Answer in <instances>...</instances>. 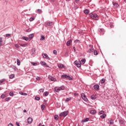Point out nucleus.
<instances>
[{"label": "nucleus", "instance_id": "nucleus-42", "mask_svg": "<svg viewBox=\"0 0 126 126\" xmlns=\"http://www.w3.org/2000/svg\"><path fill=\"white\" fill-rule=\"evenodd\" d=\"M35 20V17H31L29 19L30 21H33V20Z\"/></svg>", "mask_w": 126, "mask_h": 126}, {"label": "nucleus", "instance_id": "nucleus-9", "mask_svg": "<svg viewBox=\"0 0 126 126\" xmlns=\"http://www.w3.org/2000/svg\"><path fill=\"white\" fill-rule=\"evenodd\" d=\"M28 124H32V122H33V119L31 117H29L27 120Z\"/></svg>", "mask_w": 126, "mask_h": 126}, {"label": "nucleus", "instance_id": "nucleus-15", "mask_svg": "<svg viewBox=\"0 0 126 126\" xmlns=\"http://www.w3.org/2000/svg\"><path fill=\"white\" fill-rule=\"evenodd\" d=\"M96 113V110H92L90 111V113L91 114V115H95Z\"/></svg>", "mask_w": 126, "mask_h": 126}, {"label": "nucleus", "instance_id": "nucleus-16", "mask_svg": "<svg viewBox=\"0 0 126 126\" xmlns=\"http://www.w3.org/2000/svg\"><path fill=\"white\" fill-rule=\"evenodd\" d=\"M89 121V118H86L81 121V123H86Z\"/></svg>", "mask_w": 126, "mask_h": 126}, {"label": "nucleus", "instance_id": "nucleus-64", "mask_svg": "<svg viewBox=\"0 0 126 126\" xmlns=\"http://www.w3.org/2000/svg\"><path fill=\"white\" fill-rule=\"evenodd\" d=\"M78 95V94L77 93H74V96H77Z\"/></svg>", "mask_w": 126, "mask_h": 126}, {"label": "nucleus", "instance_id": "nucleus-12", "mask_svg": "<svg viewBox=\"0 0 126 126\" xmlns=\"http://www.w3.org/2000/svg\"><path fill=\"white\" fill-rule=\"evenodd\" d=\"M93 52H94V48H93V46H92V47L90 49H89L87 52L89 53V54H91L93 53Z\"/></svg>", "mask_w": 126, "mask_h": 126}, {"label": "nucleus", "instance_id": "nucleus-36", "mask_svg": "<svg viewBox=\"0 0 126 126\" xmlns=\"http://www.w3.org/2000/svg\"><path fill=\"white\" fill-rule=\"evenodd\" d=\"M22 39L23 40H25V41H28V40H29V38L26 36H23Z\"/></svg>", "mask_w": 126, "mask_h": 126}, {"label": "nucleus", "instance_id": "nucleus-22", "mask_svg": "<svg viewBox=\"0 0 126 126\" xmlns=\"http://www.w3.org/2000/svg\"><path fill=\"white\" fill-rule=\"evenodd\" d=\"M84 12L85 14H89V10L88 9H86L84 10Z\"/></svg>", "mask_w": 126, "mask_h": 126}, {"label": "nucleus", "instance_id": "nucleus-11", "mask_svg": "<svg viewBox=\"0 0 126 126\" xmlns=\"http://www.w3.org/2000/svg\"><path fill=\"white\" fill-rule=\"evenodd\" d=\"M48 78L51 80V81H57V79L54 78L53 76H49Z\"/></svg>", "mask_w": 126, "mask_h": 126}, {"label": "nucleus", "instance_id": "nucleus-56", "mask_svg": "<svg viewBox=\"0 0 126 126\" xmlns=\"http://www.w3.org/2000/svg\"><path fill=\"white\" fill-rule=\"evenodd\" d=\"M36 79V80H41V78L40 77H37Z\"/></svg>", "mask_w": 126, "mask_h": 126}, {"label": "nucleus", "instance_id": "nucleus-37", "mask_svg": "<svg viewBox=\"0 0 126 126\" xmlns=\"http://www.w3.org/2000/svg\"><path fill=\"white\" fill-rule=\"evenodd\" d=\"M54 119L56 120V121H58V120H59V115H55L54 116Z\"/></svg>", "mask_w": 126, "mask_h": 126}, {"label": "nucleus", "instance_id": "nucleus-18", "mask_svg": "<svg viewBox=\"0 0 126 126\" xmlns=\"http://www.w3.org/2000/svg\"><path fill=\"white\" fill-rule=\"evenodd\" d=\"M54 91H55V92H60V88L58 87H55Z\"/></svg>", "mask_w": 126, "mask_h": 126}, {"label": "nucleus", "instance_id": "nucleus-29", "mask_svg": "<svg viewBox=\"0 0 126 126\" xmlns=\"http://www.w3.org/2000/svg\"><path fill=\"white\" fill-rule=\"evenodd\" d=\"M71 99V97H68L66 98V99L65 100V102L67 103V102H69V101H70V99Z\"/></svg>", "mask_w": 126, "mask_h": 126}, {"label": "nucleus", "instance_id": "nucleus-3", "mask_svg": "<svg viewBox=\"0 0 126 126\" xmlns=\"http://www.w3.org/2000/svg\"><path fill=\"white\" fill-rule=\"evenodd\" d=\"M81 97L85 101V102H88V98L86 97L85 94L84 93H82L81 94Z\"/></svg>", "mask_w": 126, "mask_h": 126}, {"label": "nucleus", "instance_id": "nucleus-49", "mask_svg": "<svg viewBox=\"0 0 126 126\" xmlns=\"http://www.w3.org/2000/svg\"><path fill=\"white\" fill-rule=\"evenodd\" d=\"M99 114H100V115H103V114H104V111L101 110V111H99Z\"/></svg>", "mask_w": 126, "mask_h": 126}, {"label": "nucleus", "instance_id": "nucleus-52", "mask_svg": "<svg viewBox=\"0 0 126 126\" xmlns=\"http://www.w3.org/2000/svg\"><path fill=\"white\" fill-rule=\"evenodd\" d=\"M37 12H38V13H42V10H41V9H37Z\"/></svg>", "mask_w": 126, "mask_h": 126}, {"label": "nucleus", "instance_id": "nucleus-20", "mask_svg": "<svg viewBox=\"0 0 126 126\" xmlns=\"http://www.w3.org/2000/svg\"><path fill=\"white\" fill-rule=\"evenodd\" d=\"M60 91H61L62 90H64V86L63 85L61 87H59Z\"/></svg>", "mask_w": 126, "mask_h": 126}, {"label": "nucleus", "instance_id": "nucleus-55", "mask_svg": "<svg viewBox=\"0 0 126 126\" xmlns=\"http://www.w3.org/2000/svg\"><path fill=\"white\" fill-rule=\"evenodd\" d=\"M44 89H40V90H39V92H44Z\"/></svg>", "mask_w": 126, "mask_h": 126}, {"label": "nucleus", "instance_id": "nucleus-32", "mask_svg": "<svg viewBox=\"0 0 126 126\" xmlns=\"http://www.w3.org/2000/svg\"><path fill=\"white\" fill-rule=\"evenodd\" d=\"M49 93L48 92H45L44 93H43V95L44 96H45V97H47V96H48L49 95Z\"/></svg>", "mask_w": 126, "mask_h": 126}, {"label": "nucleus", "instance_id": "nucleus-38", "mask_svg": "<svg viewBox=\"0 0 126 126\" xmlns=\"http://www.w3.org/2000/svg\"><path fill=\"white\" fill-rule=\"evenodd\" d=\"M20 63H21L20 60H19V59H17V65H20Z\"/></svg>", "mask_w": 126, "mask_h": 126}, {"label": "nucleus", "instance_id": "nucleus-27", "mask_svg": "<svg viewBox=\"0 0 126 126\" xmlns=\"http://www.w3.org/2000/svg\"><path fill=\"white\" fill-rule=\"evenodd\" d=\"M91 98L92 100H95V99H96V96H95L94 94H93L91 96Z\"/></svg>", "mask_w": 126, "mask_h": 126}, {"label": "nucleus", "instance_id": "nucleus-48", "mask_svg": "<svg viewBox=\"0 0 126 126\" xmlns=\"http://www.w3.org/2000/svg\"><path fill=\"white\" fill-rule=\"evenodd\" d=\"M21 47H26L27 46V44H20Z\"/></svg>", "mask_w": 126, "mask_h": 126}, {"label": "nucleus", "instance_id": "nucleus-54", "mask_svg": "<svg viewBox=\"0 0 126 126\" xmlns=\"http://www.w3.org/2000/svg\"><path fill=\"white\" fill-rule=\"evenodd\" d=\"M32 65H34V66L37 65V63L32 62Z\"/></svg>", "mask_w": 126, "mask_h": 126}, {"label": "nucleus", "instance_id": "nucleus-5", "mask_svg": "<svg viewBox=\"0 0 126 126\" xmlns=\"http://www.w3.org/2000/svg\"><path fill=\"white\" fill-rule=\"evenodd\" d=\"M74 63L77 67H80L81 66V62L80 61H75Z\"/></svg>", "mask_w": 126, "mask_h": 126}, {"label": "nucleus", "instance_id": "nucleus-24", "mask_svg": "<svg viewBox=\"0 0 126 126\" xmlns=\"http://www.w3.org/2000/svg\"><path fill=\"white\" fill-rule=\"evenodd\" d=\"M19 94L23 95V96H27V93H23L22 92H20Z\"/></svg>", "mask_w": 126, "mask_h": 126}, {"label": "nucleus", "instance_id": "nucleus-25", "mask_svg": "<svg viewBox=\"0 0 126 126\" xmlns=\"http://www.w3.org/2000/svg\"><path fill=\"white\" fill-rule=\"evenodd\" d=\"M106 117H107V115H106V114H103L100 116L101 119H105Z\"/></svg>", "mask_w": 126, "mask_h": 126}, {"label": "nucleus", "instance_id": "nucleus-59", "mask_svg": "<svg viewBox=\"0 0 126 126\" xmlns=\"http://www.w3.org/2000/svg\"><path fill=\"white\" fill-rule=\"evenodd\" d=\"M6 37H10V34L9 33L6 34Z\"/></svg>", "mask_w": 126, "mask_h": 126}, {"label": "nucleus", "instance_id": "nucleus-44", "mask_svg": "<svg viewBox=\"0 0 126 126\" xmlns=\"http://www.w3.org/2000/svg\"><path fill=\"white\" fill-rule=\"evenodd\" d=\"M5 97H6L5 94H3L1 95V98L2 99H4V98H5Z\"/></svg>", "mask_w": 126, "mask_h": 126}, {"label": "nucleus", "instance_id": "nucleus-17", "mask_svg": "<svg viewBox=\"0 0 126 126\" xmlns=\"http://www.w3.org/2000/svg\"><path fill=\"white\" fill-rule=\"evenodd\" d=\"M58 66L59 68H63V67H64V65L60 63L58 65Z\"/></svg>", "mask_w": 126, "mask_h": 126}, {"label": "nucleus", "instance_id": "nucleus-19", "mask_svg": "<svg viewBox=\"0 0 126 126\" xmlns=\"http://www.w3.org/2000/svg\"><path fill=\"white\" fill-rule=\"evenodd\" d=\"M11 67L12 68V69H14V70H15V71L18 70V68H17V67H16V66L14 65H12Z\"/></svg>", "mask_w": 126, "mask_h": 126}, {"label": "nucleus", "instance_id": "nucleus-8", "mask_svg": "<svg viewBox=\"0 0 126 126\" xmlns=\"http://www.w3.org/2000/svg\"><path fill=\"white\" fill-rule=\"evenodd\" d=\"M40 63L41 64V65H43V66H45L46 67H49V65L45 62L41 61Z\"/></svg>", "mask_w": 126, "mask_h": 126}, {"label": "nucleus", "instance_id": "nucleus-60", "mask_svg": "<svg viewBox=\"0 0 126 126\" xmlns=\"http://www.w3.org/2000/svg\"><path fill=\"white\" fill-rule=\"evenodd\" d=\"M110 28H114V25L113 24H110Z\"/></svg>", "mask_w": 126, "mask_h": 126}, {"label": "nucleus", "instance_id": "nucleus-47", "mask_svg": "<svg viewBox=\"0 0 126 126\" xmlns=\"http://www.w3.org/2000/svg\"><path fill=\"white\" fill-rule=\"evenodd\" d=\"M53 53L54 55H57L58 54V51H57V50H53Z\"/></svg>", "mask_w": 126, "mask_h": 126}, {"label": "nucleus", "instance_id": "nucleus-21", "mask_svg": "<svg viewBox=\"0 0 126 126\" xmlns=\"http://www.w3.org/2000/svg\"><path fill=\"white\" fill-rule=\"evenodd\" d=\"M47 26H52V25H54V23L52 22H49L47 23Z\"/></svg>", "mask_w": 126, "mask_h": 126}, {"label": "nucleus", "instance_id": "nucleus-40", "mask_svg": "<svg viewBox=\"0 0 126 126\" xmlns=\"http://www.w3.org/2000/svg\"><path fill=\"white\" fill-rule=\"evenodd\" d=\"M94 56H97L98 55V52H97V50H94Z\"/></svg>", "mask_w": 126, "mask_h": 126}, {"label": "nucleus", "instance_id": "nucleus-26", "mask_svg": "<svg viewBox=\"0 0 126 126\" xmlns=\"http://www.w3.org/2000/svg\"><path fill=\"white\" fill-rule=\"evenodd\" d=\"M45 108H46V106H45V105L42 104L41 105V109L42 111H44V110H45Z\"/></svg>", "mask_w": 126, "mask_h": 126}, {"label": "nucleus", "instance_id": "nucleus-50", "mask_svg": "<svg viewBox=\"0 0 126 126\" xmlns=\"http://www.w3.org/2000/svg\"><path fill=\"white\" fill-rule=\"evenodd\" d=\"M9 100H10V98L9 97H7L5 99V100L6 101V102H8V101H9Z\"/></svg>", "mask_w": 126, "mask_h": 126}, {"label": "nucleus", "instance_id": "nucleus-34", "mask_svg": "<svg viewBox=\"0 0 126 126\" xmlns=\"http://www.w3.org/2000/svg\"><path fill=\"white\" fill-rule=\"evenodd\" d=\"M113 4L114 6H116V7H119V4L117 2H113Z\"/></svg>", "mask_w": 126, "mask_h": 126}, {"label": "nucleus", "instance_id": "nucleus-58", "mask_svg": "<svg viewBox=\"0 0 126 126\" xmlns=\"http://www.w3.org/2000/svg\"><path fill=\"white\" fill-rule=\"evenodd\" d=\"M104 31V30L103 29H100L99 30V32H103Z\"/></svg>", "mask_w": 126, "mask_h": 126}, {"label": "nucleus", "instance_id": "nucleus-39", "mask_svg": "<svg viewBox=\"0 0 126 126\" xmlns=\"http://www.w3.org/2000/svg\"><path fill=\"white\" fill-rule=\"evenodd\" d=\"M109 123L110 125H114V120L113 119H110L109 121Z\"/></svg>", "mask_w": 126, "mask_h": 126}, {"label": "nucleus", "instance_id": "nucleus-62", "mask_svg": "<svg viewBox=\"0 0 126 126\" xmlns=\"http://www.w3.org/2000/svg\"><path fill=\"white\" fill-rule=\"evenodd\" d=\"M16 126H20V125H19V123H18V122H16Z\"/></svg>", "mask_w": 126, "mask_h": 126}, {"label": "nucleus", "instance_id": "nucleus-57", "mask_svg": "<svg viewBox=\"0 0 126 126\" xmlns=\"http://www.w3.org/2000/svg\"><path fill=\"white\" fill-rule=\"evenodd\" d=\"M15 47L17 48V49H19L20 47L18 44H15Z\"/></svg>", "mask_w": 126, "mask_h": 126}, {"label": "nucleus", "instance_id": "nucleus-31", "mask_svg": "<svg viewBox=\"0 0 126 126\" xmlns=\"http://www.w3.org/2000/svg\"><path fill=\"white\" fill-rule=\"evenodd\" d=\"M9 96H11V97H13V96L14 95V93H13V92H10L9 93Z\"/></svg>", "mask_w": 126, "mask_h": 126}, {"label": "nucleus", "instance_id": "nucleus-35", "mask_svg": "<svg viewBox=\"0 0 126 126\" xmlns=\"http://www.w3.org/2000/svg\"><path fill=\"white\" fill-rule=\"evenodd\" d=\"M14 76H15V75L14 74H12L10 75V76H9L10 79H12L14 78Z\"/></svg>", "mask_w": 126, "mask_h": 126}, {"label": "nucleus", "instance_id": "nucleus-4", "mask_svg": "<svg viewBox=\"0 0 126 126\" xmlns=\"http://www.w3.org/2000/svg\"><path fill=\"white\" fill-rule=\"evenodd\" d=\"M67 115H68V112H67V111H65L63 112H61L59 116L60 117H65L66 116H67Z\"/></svg>", "mask_w": 126, "mask_h": 126}, {"label": "nucleus", "instance_id": "nucleus-1", "mask_svg": "<svg viewBox=\"0 0 126 126\" xmlns=\"http://www.w3.org/2000/svg\"><path fill=\"white\" fill-rule=\"evenodd\" d=\"M90 17L94 20H99V16L96 13H90Z\"/></svg>", "mask_w": 126, "mask_h": 126}, {"label": "nucleus", "instance_id": "nucleus-14", "mask_svg": "<svg viewBox=\"0 0 126 126\" xmlns=\"http://www.w3.org/2000/svg\"><path fill=\"white\" fill-rule=\"evenodd\" d=\"M71 43H72V40H71V39H70L67 41L66 45L68 47L70 46V45H71Z\"/></svg>", "mask_w": 126, "mask_h": 126}, {"label": "nucleus", "instance_id": "nucleus-2", "mask_svg": "<svg viewBox=\"0 0 126 126\" xmlns=\"http://www.w3.org/2000/svg\"><path fill=\"white\" fill-rule=\"evenodd\" d=\"M62 78H66L68 80H73V78L71 77L70 76L67 75L66 74L61 75Z\"/></svg>", "mask_w": 126, "mask_h": 126}, {"label": "nucleus", "instance_id": "nucleus-28", "mask_svg": "<svg viewBox=\"0 0 126 126\" xmlns=\"http://www.w3.org/2000/svg\"><path fill=\"white\" fill-rule=\"evenodd\" d=\"M74 43H75V44H80V43H81V42H80V40H78V39H76L74 40Z\"/></svg>", "mask_w": 126, "mask_h": 126}, {"label": "nucleus", "instance_id": "nucleus-6", "mask_svg": "<svg viewBox=\"0 0 126 126\" xmlns=\"http://www.w3.org/2000/svg\"><path fill=\"white\" fill-rule=\"evenodd\" d=\"M94 89L96 91H99V90H100V86L98 84H95L94 86Z\"/></svg>", "mask_w": 126, "mask_h": 126}, {"label": "nucleus", "instance_id": "nucleus-41", "mask_svg": "<svg viewBox=\"0 0 126 126\" xmlns=\"http://www.w3.org/2000/svg\"><path fill=\"white\" fill-rule=\"evenodd\" d=\"M40 98V97H38V96H35L34 97V100H36V101H39Z\"/></svg>", "mask_w": 126, "mask_h": 126}, {"label": "nucleus", "instance_id": "nucleus-46", "mask_svg": "<svg viewBox=\"0 0 126 126\" xmlns=\"http://www.w3.org/2000/svg\"><path fill=\"white\" fill-rule=\"evenodd\" d=\"M105 81H106V80L104 78L100 80L101 83H105Z\"/></svg>", "mask_w": 126, "mask_h": 126}, {"label": "nucleus", "instance_id": "nucleus-53", "mask_svg": "<svg viewBox=\"0 0 126 126\" xmlns=\"http://www.w3.org/2000/svg\"><path fill=\"white\" fill-rule=\"evenodd\" d=\"M2 37H0V44H2Z\"/></svg>", "mask_w": 126, "mask_h": 126}, {"label": "nucleus", "instance_id": "nucleus-45", "mask_svg": "<svg viewBox=\"0 0 126 126\" xmlns=\"http://www.w3.org/2000/svg\"><path fill=\"white\" fill-rule=\"evenodd\" d=\"M4 81H5V79H3L1 80H0V85L1 83H3V82H4Z\"/></svg>", "mask_w": 126, "mask_h": 126}, {"label": "nucleus", "instance_id": "nucleus-63", "mask_svg": "<svg viewBox=\"0 0 126 126\" xmlns=\"http://www.w3.org/2000/svg\"><path fill=\"white\" fill-rule=\"evenodd\" d=\"M8 126H13V124L10 123L8 125Z\"/></svg>", "mask_w": 126, "mask_h": 126}, {"label": "nucleus", "instance_id": "nucleus-61", "mask_svg": "<svg viewBox=\"0 0 126 126\" xmlns=\"http://www.w3.org/2000/svg\"><path fill=\"white\" fill-rule=\"evenodd\" d=\"M73 50H74V53H76V49H75V47L74 46V47H73Z\"/></svg>", "mask_w": 126, "mask_h": 126}, {"label": "nucleus", "instance_id": "nucleus-33", "mask_svg": "<svg viewBox=\"0 0 126 126\" xmlns=\"http://www.w3.org/2000/svg\"><path fill=\"white\" fill-rule=\"evenodd\" d=\"M86 62V59H83L81 61V63H83V64H84Z\"/></svg>", "mask_w": 126, "mask_h": 126}, {"label": "nucleus", "instance_id": "nucleus-13", "mask_svg": "<svg viewBox=\"0 0 126 126\" xmlns=\"http://www.w3.org/2000/svg\"><path fill=\"white\" fill-rule=\"evenodd\" d=\"M35 54H36V49L35 48L32 49L31 56H33V55H35Z\"/></svg>", "mask_w": 126, "mask_h": 126}, {"label": "nucleus", "instance_id": "nucleus-43", "mask_svg": "<svg viewBox=\"0 0 126 126\" xmlns=\"http://www.w3.org/2000/svg\"><path fill=\"white\" fill-rule=\"evenodd\" d=\"M64 56L66 57H68V52L67 51L65 52Z\"/></svg>", "mask_w": 126, "mask_h": 126}, {"label": "nucleus", "instance_id": "nucleus-10", "mask_svg": "<svg viewBox=\"0 0 126 126\" xmlns=\"http://www.w3.org/2000/svg\"><path fill=\"white\" fill-rule=\"evenodd\" d=\"M34 38V33H32L29 35V41H31V40H32Z\"/></svg>", "mask_w": 126, "mask_h": 126}, {"label": "nucleus", "instance_id": "nucleus-23", "mask_svg": "<svg viewBox=\"0 0 126 126\" xmlns=\"http://www.w3.org/2000/svg\"><path fill=\"white\" fill-rule=\"evenodd\" d=\"M119 124L120 125H124V124H125V121L122 119L119 120Z\"/></svg>", "mask_w": 126, "mask_h": 126}, {"label": "nucleus", "instance_id": "nucleus-51", "mask_svg": "<svg viewBox=\"0 0 126 126\" xmlns=\"http://www.w3.org/2000/svg\"><path fill=\"white\" fill-rule=\"evenodd\" d=\"M31 31H32V29H28V30H27V32H31Z\"/></svg>", "mask_w": 126, "mask_h": 126}, {"label": "nucleus", "instance_id": "nucleus-30", "mask_svg": "<svg viewBox=\"0 0 126 126\" xmlns=\"http://www.w3.org/2000/svg\"><path fill=\"white\" fill-rule=\"evenodd\" d=\"M40 41H45V36L43 35H41Z\"/></svg>", "mask_w": 126, "mask_h": 126}, {"label": "nucleus", "instance_id": "nucleus-7", "mask_svg": "<svg viewBox=\"0 0 126 126\" xmlns=\"http://www.w3.org/2000/svg\"><path fill=\"white\" fill-rule=\"evenodd\" d=\"M42 56L44 58V59H46V60H48L49 61L51 60L50 57H49V56H48V55L46 53L42 54Z\"/></svg>", "mask_w": 126, "mask_h": 126}]
</instances>
